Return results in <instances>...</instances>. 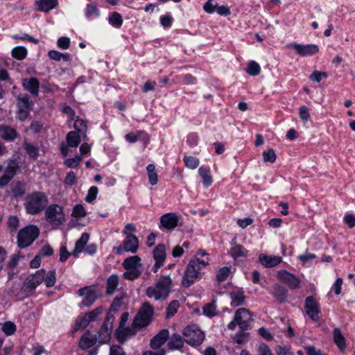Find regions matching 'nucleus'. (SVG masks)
Segmentation results:
<instances>
[{"instance_id":"obj_1","label":"nucleus","mask_w":355,"mask_h":355,"mask_svg":"<svg viewBox=\"0 0 355 355\" xmlns=\"http://www.w3.org/2000/svg\"><path fill=\"white\" fill-rule=\"evenodd\" d=\"M208 264L209 258L207 253L202 250H198L195 257L189 261L187 267L182 280V286L185 288L191 286L198 277L200 271Z\"/></svg>"},{"instance_id":"obj_2","label":"nucleus","mask_w":355,"mask_h":355,"mask_svg":"<svg viewBox=\"0 0 355 355\" xmlns=\"http://www.w3.org/2000/svg\"><path fill=\"white\" fill-rule=\"evenodd\" d=\"M173 282L168 275L161 276L153 286H148L146 295L149 298L155 300H166L171 292Z\"/></svg>"},{"instance_id":"obj_3","label":"nucleus","mask_w":355,"mask_h":355,"mask_svg":"<svg viewBox=\"0 0 355 355\" xmlns=\"http://www.w3.org/2000/svg\"><path fill=\"white\" fill-rule=\"evenodd\" d=\"M49 204L48 196L42 191H34L24 199V209L27 214L36 215L42 212Z\"/></svg>"},{"instance_id":"obj_4","label":"nucleus","mask_w":355,"mask_h":355,"mask_svg":"<svg viewBox=\"0 0 355 355\" xmlns=\"http://www.w3.org/2000/svg\"><path fill=\"white\" fill-rule=\"evenodd\" d=\"M154 315V308L148 302H145L135 316L132 322V327L137 329H141L150 324Z\"/></svg>"},{"instance_id":"obj_5","label":"nucleus","mask_w":355,"mask_h":355,"mask_svg":"<svg viewBox=\"0 0 355 355\" xmlns=\"http://www.w3.org/2000/svg\"><path fill=\"white\" fill-rule=\"evenodd\" d=\"M40 233V229L33 225L21 229L17 234L18 247L25 248L31 245L38 238Z\"/></svg>"},{"instance_id":"obj_6","label":"nucleus","mask_w":355,"mask_h":355,"mask_svg":"<svg viewBox=\"0 0 355 355\" xmlns=\"http://www.w3.org/2000/svg\"><path fill=\"white\" fill-rule=\"evenodd\" d=\"M18 157L12 156L7 159L6 166L3 168V173L0 176V187H6L19 171Z\"/></svg>"},{"instance_id":"obj_7","label":"nucleus","mask_w":355,"mask_h":355,"mask_svg":"<svg viewBox=\"0 0 355 355\" xmlns=\"http://www.w3.org/2000/svg\"><path fill=\"white\" fill-rule=\"evenodd\" d=\"M45 218L46 221L52 226L59 227L65 221V215L63 211V207L53 204L45 208Z\"/></svg>"},{"instance_id":"obj_8","label":"nucleus","mask_w":355,"mask_h":355,"mask_svg":"<svg viewBox=\"0 0 355 355\" xmlns=\"http://www.w3.org/2000/svg\"><path fill=\"white\" fill-rule=\"evenodd\" d=\"M16 119L19 121H24L33 108V103L27 94H19L17 98Z\"/></svg>"},{"instance_id":"obj_9","label":"nucleus","mask_w":355,"mask_h":355,"mask_svg":"<svg viewBox=\"0 0 355 355\" xmlns=\"http://www.w3.org/2000/svg\"><path fill=\"white\" fill-rule=\"evenodd\" d=\"M182 334L185 342L191 346H199L205 339V334L196 324L187 326Z\"/></svg>"},{"instance_id":"obj_10","label":"nucleus","mask_w":355,"mask_h":355,"mask_svg":"<svg viewBox=\"0 0 355 355\" xmlns=\"http://www.w3.org/2000/svg\"><path fill=\"white\" fill-rule=\"evenodd\" d=\"M114 319V315L110 312H107L98 334L94 335L96 336L98 343L102 345L110 341L113 328Z\"/></svg>"},{"instance_id":"obj_11","label":"nucleus","mask_w":355,"mask_h":355,"mask_svg":"<svg viewBox=\"0 0 355 355\" xmlns=\"http://www.w3.org/2000/svg\"><path fill=\"white\" fill-rule=\"evenodd\" d=\"M234 319L240 329L246 331L250 328V322L252 321V314L248 309L240 308L236 311Z\"/></svg>"},{"instance_id":"obj_12","label":"nucleus","mask_w":355,"mask_h":355,"mask_svg":"<svg viewBox=\"0 0 355 355\" xmlns=\"http://www.w3.org/2000/svg\"><path fill=\"white\" fill-rule=\"evenodd\" d=\"M304 309L309 317L314 322L320 320V304L313 296H308L304 301Z\"/></svg>"},{"instance_id":"obj_13","label":"nucleus","mask_w":355,"mask_h":355,"mask_svg":"<svg viewBox=\"0 0 355 355\" xmlns=\"http://www.w3.org/2000/svg\"><path fill=\"white\" fill-rule=\"evenodd\" d=\"M78 293L83 297L80 306L90 307L97 300L96 291L92 286H85L78 290Z\"/></svg>"},{"instance_id":"obj_14","label":"nucleus","mask_w":355,"mask_h":355,"mask_svg":"<svg viewBox=\"0 0 355 355\" xmlns=\"http://www.w3.org/2000/svg\"><path fill=\"white\" fill-rule=\"evenodd\" d=\"M20 137L17 129L10 125L0 124V139L6 142H14Z\"/></svg>"},{"instance_id":"obj_15","label":"nucleus","mask_w":355,"mask_h":355,"mask_svg":"<svg viewBox=\"0 0 355 355\" xmlns=\"http://www.w3.org/2000/svg\"><path fill=\"white\" fill-rule=\"evenodd\" d=\"M290 48L295 50L297 54L302 57L312 55L319 51V47L316 44H300L297 43L291 44L288 46Z\"/></svg>"},{"instance_id":"obj_16","label":"nucleus","mask_w":355,"mask_h":355,"mask_svg":"<svg viewBox=\"0 0 355 355\" xmlns=\"http://www.w3.org/2000/svg\"><path fill=\"white\" fill-rule=\"evenodd\" d=\"M153 258L155 261L152 270L156 273L163 266L166 259V248L164 244H159L153 250Z\"/></svg>"},{"instance_id":"obj_17","label":"nucleus","mask_w":355,"mask_h":355,"mask_svg":"<svg viewBox=\"0 0 355 355\" xmlns=\"http://www.w3.org/2000/svg\"><path fill=\"white\" fill-rule=\"evenodd\" d=\"M277 277L279 281L288 285L291 289H296L299 286L300 282L299 278L286 270H279Z\"/></svg>"},{"instance_id":"obj_18","label":"nucleus","mask_w":355,"mask_h":355,"mask_svg":"<svg viewBox=\"0 0 355 355\" xmlns=\"http://www.w3.org/2000/svg\"><path fill=\"white\" fill-rule=\"evenodd\" d=\"M179 218L175 213H167L160 217V228L167 230L175 229L178 226Z\"/></svg>"},{"instance_id":"obj_19","label":"nucleus","mask_w":355,"mask_h":355,"mask_svg":"<svg viewBox=\"0 0 355 355\" xmlns=\"http://www.w3.org/2000/svg\"><path fill=\"white\" fill-rule=\"evenodd\" d=\"M169 338V331L164 329L157 334L150 340V347L153 349H160L159 348Z\"/></svg>"},{"instance_id":"obj_20","label":"nucleus","mask_w":355,"mask_h":355,"mask_svg":"<svg viewBox=\"0 0 355 355\" xmlns=\"http://www.w3.org/2000/svg\"><path fill=\"white\" fill-rule=\"evenodd\" d=\"M231 305L234 307L242 306L245 304L246 297L243 288H236L230 293Z\"/></svg>"},{"instance_id":"obj_21","label":"nucleus","mask_w":355,"mask_h":355,"mask_svg":"<svg viewBox=\"0 0 355 355\" xmlns=\"http://www.w3.org/2000/svg\"><path fill=\"white\" fill-rule=\"evenodd\" d=\"M22 85L25 89L28 91L31 94L36 96L39 94L40 81L35 77H31L28 79H24Z\"/></svg>"},{"instance_id":"obj_22","label":"nucleus","mask_w":355,"mask_h":355,"mask_svg":"<svg viewBox=\"0 0 355 355\" xmlns=\"http://www.w3.org/2000/svg\"><path fill=\"white\" fill-rule=\"evenodd\" d=\"M58 4V0H38L35 3V10L49 12L50 10L54 9Z\"/></svg>"},{"instance_id":"obj_23","label":"nucleus","mask_w":355,"mask_h":355,"mask_svg":"<svg viewBox=\"0 0 355 355\" xmlns=\"http://www.w3.org/2000/svg\"><path fill=\"white\" fill-rule=\"evenodd\" d=\"M123 245L125 252L135 253L139 248V239L134 234H128L123 241Z\"/></svg>"},{"instance_id":"obj_24","label":"nucleus","mask_w":355,"mask_h":355,"mask_svg":"<svg viewBox=\"0 0 355 355\" xmlns=\"http://www.w3.org/2000/svg\"><path fill=\"white\" fill-rule=\"evenodd\" d=\"M259 262L266 268H272L277 266L282 261V258L279 256H268L261 254L259 257Z\"/></svg>"},{"instance_id":"obj_25","label":"nucleus","mask_w":355,"mask_h":355,"mask_svg":"<svg viewBox=\"0 0 355 355\" xmlns=\"http://www.w3.org/2000/svg\"><path fill=\"white\" fill-rule=\"evenodd\" d=\"M97 343L96 336L91 334L89 331H87L79 340V347L82 349H87L93 347Z\"/></svg>"},{"instance_id":"obj_26","label":"nucleus","mask_w":355,"mask_h":355,"mask_svg":"<svg viewBox=\"0 0 355 355\" xmlns=\"http://www.w3.org/2000/svg\"><path fill=\"white\" fill-rule=\"evenodd\" d=\"M270 293L279 302L284 303L286 302L288 291L284 286L275 284L273 286L272 289L270 291Z\"/></svg>"},{"instance_id":"obj_27","label":"nucleus","mask_w":355,"mask_h":355,"mask_svg":"<svg viewBox=\"0 0 355 355\" xmlns=\"http://www.w3.org/2000/svg\"><path fill=\"white\" fill-rule=\"evenodd\" d=\"M89 239V234L87 232L82 234L80 238L76 241L75 248L71 252L73 257H78V255L83 252L85 248V245L87 243Z\"/></svg>"},{"instance_id":"obj_28","label":"nucleus","mask_w":355,"mask_h":355,"mask_svg":"<svg viewBox=\"0 0 355 355\" xmlns=\"http://www.w3.org/2000/svg\"><path fill=\"white\" fill-rule=\"evenodd\" d=\"M136 331L130 327H118L115 331L116 339L121 343H124L127 338L134 336Z\"/></svg>"},{"instance_id":"obj_29","label":"nucleus","mask_w":355,"mask_h":355,"mask_svg":"<svg viewBox=\"0 0 355 355\" xmlns=\"http://www.w3.org/2000/svg\"><path fill=\"white\" fill-rule=\"evenodd\" d=\"M168 339L167 346L170 350H180L183 347L184 340L180 335L173 334Z\"/></svg>"},{"instance_id":"obj_30","label":"nucleus","mask_w":355,"mask_h":355,"mask_svg":"<svg viewBox=\"0 0 355 355\" xmlns=\"http://www.w3.org/2000/svg\"><path fill=\"white\" fill-rule=\"evenodd\" d=\"M141 258L137 256H131L126 258L122 265L125 270L137 268L141 266Z\"/></svg>"},{"instance_id":"obj_31","label":"nucleus","mask_w":355,"mask_h":355,"mask_svg":"<svg viewBox=\"0 0 355 355\" xmlns=\"http://www.w3.org/2000/svg\"><path fill=\"white\" fill-rule=\"evenodd\" d=\"M334 341L336 346L340 350H344L346 347V340L341 333L339 328H335L333 330Z\"/></svg>"},{"instance_id":"obj_32","label":"nucleus","mask_w":355,"mask_h":355,"mask_svg":"<svg viewBox=\"0 0 355 355\" xmlns=\"http://www.w3.org/2000/svg\"><path fill=\"white\" fill-rule=\"evenodd\" d=\"M119 286V277L117 275L113 274L110 275L106 282V293L112 295L115 292Z\"/></svg>"},{"instance_id":"obj_33","label":"nucleus","mask_w":355,"mask_h":355,"mask_svg":"<svg viewBox=\"0 0 355 355\" xmlns=\"http://www.w3.org/2000/svg\"><path fill=\"white\" fill-rule=\"evenodd\" d=\"M198 173L202 179L203 185L205 187H209L212 182V177L210 175V169L207 166H201L198 169Z\"/></svg>"},{"instance_id":"obj_34","label":"nucleus","mask_w":355,"mask_h":355,"mask_svg":"<svg viewBox=\"0 0 355 355\" xmlns=\"http://www.w3.org/2000/svg\"><path fill=\"white\" fill-rule=\"evenodd\" d=\"M66 141L69 147L76 148L81 141L80 136L76 131H70L67 135Z\"/></svg>"},{"instance_id":"obj_35","label":"nucleus","mask_w":355,"mask_h":355,"mask_svg":"<svg viewBox=\"0 0 355 355\" xmlns=\"http://www.w3.org/2000/svg\"><path fill=\"white\" fill-rule=\"evenodd\" d=\"M49 57L55 61L63 60L64 62H69L71 60V56L68 53H61L56 50H51L48 52Z\"/></svg>"},{"instance_id":"obj_36","label":"nucleus","mask_w":355,"mask_h":355,"mask_svg":"<svg viewBox=\"0 0 355 355\" xmlns=\"http://www.w3.org/2000/svg\"><path fill=\"white\" fill-rule=\"evenodd\" d=\"M22 146L30 158L36 159L38 157V156H39L38 148H37L36 146H33V144L27 142L26 140H25L24 141Z\"/></svg>"},{"instance_id":"obj_37","label":"nucleus","mask_w":355,"mask_h":355,"mask_svg":"<svg viewBox=\"0 0 355 355\" xmlns=\"http://www.w3.org/2000/svg\"><path fill=\"white\" fill-rule=\"evenodd\" d=\"M26 184L20 181H17L12 188L13 196L16 198H21L26 193Z\"/></svg>"},{"instance_id":"obj_38","label":"nucleus","mask_w":355,"mask_h":355,"mask_svg":"<svg viewBox=\"0 0 355 355\" xmlns=\"http://www.w3.org/2000/svg\"><path fill=\"white\" fill-rule=\"evenodd\" d=\"M147 175L149 182L151 185L154 186L158 182V175L155 171V166L153 164H150L146 166Z\"/></svg>"},{"instance_id":"obj_39","label":"nucleus","mask_w":355,"mask_h":355,"mask_svg":"<svg viewBox=\"0 0 355 355\" xmlns=\"http://www.w3.org/2000/svg\"><path fill=\"white\" fill-rule=\"evenodd\" d=\"M37 287V286L36 284L32 281L31 277L28 276L24 282L21 289L26 293L27 295H31L34 293L35 289Z\"/></svg>"},{"instance_id":"obj_40","label":"nucleus","mask_w":355,"mask_h":355,"mask_svg":"<svg viewBox=\"0 0 355 355\" xmlns=\"http://www.w3.org/2000/svg\"><path fill=\"white\" fill-rule=\"evenodd\" d=\"M248 250L241 245H236L230 250V255L236 259L247 255Z\"/></svg>"},{"instance_id":"obj_41","label":"nucleus","mask_w":355,"mask_h":355,"mask_svg":"<svg viewBox=\"0 0 355 355\" xmlns=\"http://www.w3.org/2000/svg\"><path fill=\"white\" fill-rule=\"evenodd\" d=\"M142 135L144 136V139L145 140V141H144V148H145L146 143L148 141V137L144 132L140 131V132H138L137 134H135L134 132H130L125 135V139H126V141H128L130 143H135L137 141H138Z\"/></svg>"},{"instance_id":"obj_42","label":"nucleus","mask_w":355,"mask_h":355,"mask_svg":"<svg viewBox=\"0 0 355 355\" xmlns=\"http://www.w3.org/2000/svg\"><path fill=\"white\" fill-rule=\"evenodd\" d=\"M108 21L112 26L116 28H120L123 24V20L120 13L114 12L109 17Z\"/></svg>"},{"instance_id":"obj_43","label":"nucleus","mask_w":355,"mask_h":355,"mask_svg":"<svg viewBox=\"0 0 355 355\" xmlns=\"http://www.w3.org/2000/svg\"><path fill=\"white\" fill-rule=\"evenodd\" d=\"M19 226V218L16 216H10L7 220V227L10 234H13L16 232Z\"/></svg>"},{"instance_id":"obj_44","label":"nucleus","mask_w":355,"mask_h":355,"mask_svg":"<svg viewBox=\"0 0 355 355\" xmlns=\"http://www.w3.org/2000/svg\"><path fill=\"white\" fill-rule=\"evenodd\" d=\"M43 282L47 288L53 286L56 282V274L55 270H49L47 273L45 272V277Z\"/></svg>"},{"instance_id":"obj_45","label":"nucleus","mask_w":355,"mask_h":355,"mask_svg":"<svg viewBox=\"0 0 355 355\" xmlns=\"http://www.w3.org/2000/svg\"><path fill=\"white\" fill-rule=\"evenodd\" d=\"M203 313L209 318L214 317L217 315L216 306L215 304V300H213L211 303H208L203 307Z\"/></svg>"},{"instance_id":"obj_46","label":"nucleus","mask_w":355,"mask_h":355,"mask_svg":"<svg viewBox=\"0 0 355 355\" xmlns=\"http://www.w3.org/2000/svg\"><path fill=\"white\" fill-rule=\"evenodd\" d=\"M12 56L17 60H23L27 55V50L24 46L15 47L11 52Z\"/></svg>"},{"instance_id":"obj_47","label":"nucleus","mask_w":355,"mask_h":355,"mask_svg":"<svg viewBox=\"0 0 355 355\" xmlns=\"http://www.w3.org/2000/svg\"><path fill=\"white\" fill-rule=\"evenodd\" d=\"M90 322H92L91 320L89 318V317H87V314L85 313L83 317L78 318L76 320L74 324V331H76L80 329L86 328Z\"/></svg>"},{"instance_id":"obj_48","label":"nucleus","mask_w":355,"mask_h":355,"mask_svg":"<svg viewBox=\"0 0 355 355\" xmlns=\"http://www.w3.org/2000/svg\"><path fill=\"white\" fill-rule=\"evenodd\" d=\"M16 325L14 322L11 321H6L5 322L1 327L2 331L6 335V336H12L15 334L16 331Z\"/></svg>"},{"instance_id":"obj_49","label":"nucleus","mask_w":355,"mask_h":355,"mask_svg":"<svg viewBox=\"0 0 355 355\" xmlns=\"http://www.w3.org/2000/svg\"><path fill=\"white\" fill-rule=\"evenodd\" d=\"M230 274V269L228 267H223L219 269L216 275V281L218 284L225 282Z\"/></svg>"},{"instance_id":"obj_50","label":"nucleus","mask_w":355,"mask_h":355,"mask_svg":"<svg viewBox=\"0 0 355 355\" xmlns=\"http://www.w3.org/2000/svg\"><path fill=\"white\" fill-rule=\"evenodd\" d=\"M180 307V302L178 300H173L170 302L166 310V318H170L173 317L178 311Z\"/></svg>"},{"instance_id":"obj_51","label":"nucleus","mask_w":355,"mask_h":355,"mask_svg":"<svg viewBox=\"0 0 355 355\" xmlns=\"http://www.w3.org/2000/svg\"><path fill=\"white\" fill-rule=\"evenodd\" d=\"M100 11L97 6L94 3H88L86 6L85 16L87 18H90L92 16L98 17Z\"/></svg>"},{"instance_id":"obj_52","label":"nucleus","mask_w":355,"mask_h":355,"mask_svg":"<svg viewBox=\"0 0 355 355\" xmlns=\"http://www.w3.org/2000/svg\"><path fill=\"white\" fill-rule=\"evenodd\" d=\"M248 338L249 334L245 332V331H242L240 329V331L234 335L233 340L237 344L242 345L245 343L248 340Z\"/></svg>"},{"instance_id":"obj_53","label":"nucleus","mask_w":355,"mask_h":355,"mask_svg":"<svg viewBox=\"0 0 355 355\" xmlns=\"http://www.w3.org/2000/svg\"><path fill=\"white\" fill-rule=\"evenodd\" d=\"M247 72L249 75L255 76L260 73V67L255 61H250L248 64Z\"/></svg>"},{"instance_id":"obj_54","label":"nucleus","mask_w":355,"mask_h":355,"mask_svg":"<svg viewBox=\"0 0 355 355\" xmlns=\"http://www.w3.org/2000/svg\"><path fill=\"white\" fill-rule=\"evenodd\" d=\"M183 160L186 166L191 169H195L199 165V160L195 157L184 156Z\"/></svg>"},{"instance_id":"obj_55","label":"nucleus","mask_w":355,"mask_h":355,"mask_svg":"<svg viewBox=\"0 0 355 355\" xmlns=\"http://www.w3.org/2000/svg\"><path fill=\"white\" fill-rule=\"evenodd\" d=\"M141 275V271L138 268L129 269L123 273L125 279L133 281L137 279Z\"/></svg>"},{"instance_id":"obj_56","label":"nucleus","mask_w":355,"mask_h":355,"mask_svg":"<svg viewBox=\"0 0 355 355\" xmlns=\"http://www.w3.org/2000/svg\"><path fill=\"white\" fill-rule=\"evenodd\" d=\"M29 277L32 281H33L38 286L42 282H43V280L44 279L45 270L40 269L37 270L35 274L30 275Z\"/></svg>"},{"instance_id":"obj_57","label":"nucleus","mask_w":355,"mask_h":355,"mask_svg":"<svg viewBox=\"0 0 355 355\" xmlns=\"http://www.w3.org/2000/svg\"><path fill=\"white\" fill-rule=\"evenodd\" d=\"M263 159L266 162L274 163L276 161L277 156L275 150L270 148L263 153Z\"/></svg>"},{"instance_id":"obj_58","label":"nucleus","mask_w":355,"mask_h":355,"mask_svg":"<svg viewBox=\"0 0 355 355\" xmlns=\"http://www.w3.org/2000/svg\"><path fill=\"white\" fill-rule=\"evenodd\" d=\"M71 216L75 218H80V217H84L86 216V211L85 210L84 207L78 204L74 206Z\"/></svg>"},{"instance_id":"obj_59","label":"nucleus","mask_w":355,"mask_h":355,"mask_svg":"<svg viewBox=\"0 0 355 355\" xmlns=\"http://www.w3.org/2000/svg\"><path fill=\"white\" fill-rule=\"evenodd\" d=\"M104 310V308L103 306H99L94 309V310L91 311H88L86 313L87 317H89V318L91 320V321H93L96 320L100 315L102 314L103 311Z\"/></svg>"},{"instance_id":"obj_60","label":"nucleus","mask_w":355,"mask_h":355,"mask_svg":"<svg viewBox=\"0 0 355 355\" xmlns=\"http://www.w3.org/2000/svg\"><path fill=\"white\" fill-rule=\"evenodd\" d=\"M82 160L80 156L76 155L75 157L67 159L64 161V164L69 168H76Z\"/></svg>"},{"instance_id":"obj_61","label":"nucleus","mask_w":355,"mask_h":355,"mask_svg":"<svg viewBox=\"0 0 355 355\" xmlns=\"http://www.w3.org/2000/svg\"><path fill=\"white\" fill-rule=\"evenodd\" d=\"M73 127L78 133L85 132L87 130V122L83 119H78L75 121Z\"/></svg>"},{"instance_id":"obj_62","label":"nucleus","mask_w":355,"mask_h":355,"mask_svg":"<svg viewBox=\"0 0 355 355\" xmlns=\"http://www.w3.org/2000/svg\"><path fill=\"white\" fill-rule=\"evenodd\" d=\"M64 183L66 184L73 186L77 182V177L76 173L73 171H69L67 173L64 180Z\"/></svg>"},{"instance_id":"obj_63","label":"nucleus","mask_w":355,"mask_h":355,"mask_svg":"<svg viewBox=\"0 0 355 355\" xmlns=\"http://www.w3.org/2000/svg\"><path fill=\"white\" fill-rule=\"evenodd\" d=\"M98 191V188L95 186L90 187L85 198L86 201L87 202L94 201L96 198Z\"/></svg>"},{"instance_id":"obj_64","label":"nucleus","mask_w":355,"mask_h":355,"mask_svg":"<svg viewBox=\"0 0 355 355\" xmlns=\"http://www.w3.org/2000/svg\"><path fill=\"white\" fill-rule=\"evenodd\" d=\"M110 355H126V354L121 346L113 345L110 347Z\"/></svg>"}]
</instances>
